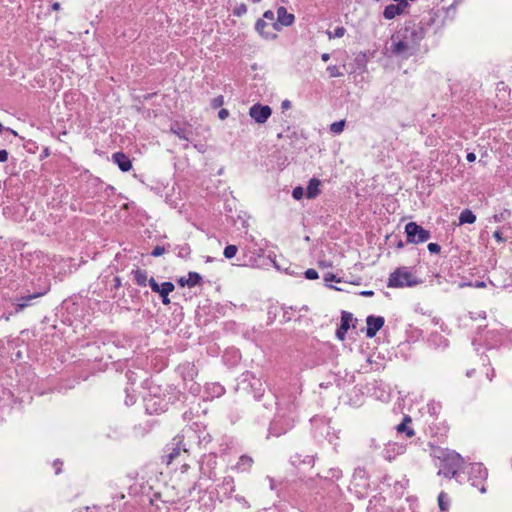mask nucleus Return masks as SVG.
I'll return each mask as SVG.
<instances>
[{
  "mask_svg": "<svg viewBox=\"0 0 512 512\" xmlns=\"http://www.w3.org/2000/svg\"><path fill=\"white\" fill-rule=\"evenodd\" d=\"M427 33L422 22L416 23L414 20H407L404 26L397 31L396 37H402L408 41L411 46H418Z\"/></svg>",
  "mask_w": 512,
  "mask_h": 512,
  "instance_id": "423d86ee",
  "label": "nucleus"
},
{
  "mask_svg": "<svg viewBox=\"0 0 512 512\" xmlns=\"http://www.w3.org/2000/svg\"><path fill=\"white\" fill-rule=\"evenodd\" d=\"M238 248L236 245H227L224 248L223 255L226 259H232L237 254Z\"/></svg>",
  "mask_w": 512,
  "mask_h": 512,
  "instance_id": "09e8293b",
  "label": "nucleus"
},
{
  "mask_svg": "<svg viewBox=\"0 0 512 512\" xmlns=\"http://www.w3.org/2000/svg\"><path fill=\"white\" fill-rule=\"evenodd\" d=\"M352 484L354 487H367V478H366V471L364 468L357 467L354 470L353 476H352Z\"/></svg>",
  "mask_w": 512,
  "mask_h": 512,
  "instance_id": "cd10ccee",
  "label": "nucleus"
},
{
  "mask_svg": "<svg viewBox=\"0 0 512 512\" xmlns=\"http://www.w3.org/2000/svg\"><path fill=\"white\" fill-rule=\"evenodd\" d=\"M317 477L321 480L323 479L325 482L333 483L342 477V471L339 468H331L328 470V475L321 476L320 474H317Z\"/></svg>",
  "mask_w": 512,
  "mask_h": 512,
  "instance_id": "72a5a7b5",
  "label": "nucleus"
},
{
  "mask_svg": "<svg viewBox=\"0 0 512 512\" xmlns=\"http://www.w3.org/2000/svg\"><path fill=\"white\" fill-rule=\"evenodd\" d=\"M355 64H356L357 69H359L361 71H365L366 64H367L366 54H364V53L358 54L355 57Z\"/></svg>",
  "mask_w": 512,
  "mask_h": 512,
  "instance_id": "37998d69",
  "label": "nucleus"
},
{
  "mask_svg": "<svg viewBox=\"0 0 512 512\" xmlns=\"http://www.w3.org/2000/svg\"><path fill=\"white\" fill-rule=\"evenodd\" d=\"M425 409L429 416L432 418V421L429 422V429L431 434L434 436H444L448 432V427L444 423H441V426H437L435 424V421L438 419V415L442 409L441 403L432 400L427 403Z\"/></svg>",
  "mask_w": 512,
  "mask_h": 512,
  "instance_id": "f8f14e48",
  "label": "nucleus"
},
{
  "mask_svg": "<svg viewBox=\"0 0 512 512\" xmlns=\"http://www.w3.org/2000/svg\"><path fill=\"white\" fill-rule=\"evenodd\" d=\"M366 336L373 338L377 332L384 326L385 319L382 316L369 315L366 318Z\"/></svg>",
  "mask_w": 512,
  "mask_h": 512,
  "instance_id": "aec40b11",
  "label": "nucleus"
},
{
  "mask_svg": "<svg viewBox=\"0 0 512 512\" xmlns=\"http://www.w3.org/2000/svg\"><path fill=\"white\" fill-rule=\"evenodd\" d=\"M238 388L252 393L254 399L267 394L261 380L251 371H245L241 374L238 381Z\"/></svg>",
  "mask_w": 512,
  "mask_h": 512,
  "instance_id": "1a4fd4ad",
  "label": "nucleus"
},
{
  "mask_svg": "<svg viewBox=\"0 0 512 512\" xmlns=\"http://www.w3.org/2000/svg\"><path fill=\"white\" fill-rule=\"evenodd\" d=\"M304 195V189L301 186H297L292 190V197L295 200H301Z\"/></svg>",
  "mask_w": 512,
  "mask_h": 512,
  "instance_id": "4d7b16f0",
  "label": "nucleus"
},
{
  "mask_svg": "<svg viewBox=\"0 0 512 512\" xmlns=\"http://www.w3.org/2000/svg\"><path fill=\"white\" fill-rule=\"evenodd\" d=\"M2 214L6 219L21 222L26 214V207L22 203H13L2 208Z\"/></svg>",
  "mask_w": 512,
  "mask_h": 512,
  "instance_id": "dca6fc26",
  "label": "nucleus"
},
{
  "mask_svg": "<svg viewBox=\"0 0 512 512\" xmlns=\"http://www.w3.org/2000/svg\"><path fill=\"white\" fill-rule=\"evenodd\" d=\"M280 309L283 310L282 322L286 323V322L291 321V319H292L291 311L293 310L292 307H281Z\"/></svg>",
  "mask_w": 512,
  "mask_h": 512,
  "instance_id": "5fc2aeb1",
  "label": "nucleus"
},
{
  "mask_svg": "<svg viewBox=\"0 0 512 512\" xmlns=\"http://www.w3.org/2000/svg\"><path fill=\"white\" fill-rule=\"evenodd\" d=\"M105 285L108 286V288H113V293H115V290H118L121 286V279L118 276L113 275H101L99 276L97 280V286Z\"/></svg>",
  "mask_w": 512,
  "mask_h": 512,
  "instance_id": "5701e85b",
  "label": "nucleus"
},
{
  "mask_svg": "<svg viewBox=\"0 0 512 512\" xmlns=\"http://www.w3.org/2000/svg\"><path fill=\"white\" fill-rule=\"evenodd\" d=\"M320 185L321 182L317 178H312L309 180L306 189V196L308 199H314L320 194Z\"/></svg>",
  "mask_w": 512,
  "mask_h": 512,
  "instance_id": "7c9ffc66",
  "label": "nucleus"
},
{
  "mask_svg": "<svg viewBox=\"0 0 512 512\" xmlns=\"http://www.w3.org/2000/svg\"><path fill=\"white\" fill-rule=\"evenodd\" d=\"M355 322L357 319L353 317V314L348 311H341L340 324L336 329V338L340 341H344L348 330L352 327L355 328Z\"/></svg>",
  "mask_w": 512,
  "mask_h": 512,
  "instance_id": "2eb2a0df",
  "label": "nucleus"
},
{
  "mask_svg": "<svg viewBox=\"0 0 512 512\" xmlns=\"http://www.w3.org/2000/svg\"><path fill=\"white\" fill-rule=\"evenodd\" d=\"M202 281V276L197 272H189L188 277H181L177 280L178 284L182 287L188 286V287H194L196 285H199Z\"/></svg>",
  "mask_w": 512,
  "mask_h": 512,
  "instance_id": "a878e982",
  "label": "nucleus"
},
{
  "mask_svg": "<svg viewBox=\"0 0 512 512\" xmlns=\"http://www.w3.org/2000/svg\"><path fill=\"white\" fill-rule=\"evenodd\" d=\"M476 221V215L469 209H465L460 213L459 225L473 224Z\"/></svg>",
  "mask_w": 512,
  "mask_h": 512,
  "instance_id": "c9c22d12",
  "label": "nucleus"
},
{
  "mask_svg": "<svg viewBox=\"0 0 512 512\" xmlns=\"http://www.w3.org/2000/svg\"><path fill=\"white\" fill-rule=\"evenodd\" d=\"M90 288H93L92 294H95L100 299H114L116 297V293H113V288H108L105 285L97 286V281Z\"/></svg>",
  "mask_w": 512,
  "mask_h": 512,
  "instance_id": "b1692460",
  "label": "nucleus"
},
{
  "mask_svg": "<svg viewBox=\"0 0 512 512\" xmlns=\"http://www.w3.org/2000/svg\"><path fill=\"white\" fill-rule=\"evenodd\" d=\"M177 372L182 378L185 388L193 395L199 394L201 390L200 385L194 381L198 374L196 366L193 363L184 362L177 367Z\"/></svg>",
  "mask_w": 512,
  "mask_h": 512,
  "instance_id": "9d476101",
  "label": "nucleus"
},
{
  "mask_svg": "<svg viewBox=\"0 0 512 512\" xmlns=\"http://www.w3.org/2000/svg\"><path fill=\"white\" fill-rule=\"evenodd\" d=\"M100 187L103 188V191L109 196L114 193V187L108 184L101 183Z\"/></svg>",
  "mask_w": 512,
  "mask_h": 512,
  "instance_id": "69168bd1",
  "label": "nucleus"
},
{
  "mask_svg": "<svg viewBox=\"0 0 512 512\" xmlns=\"http://www.w3.org/2000/svg\"><path fill=\"white\" fill-rule=\"evenodd\" d=\"M297 419V405L295 399L289 397L287 401L280 402L277 407V412L274 419L270 422L269 433L270 435L279 437L290 431Z\"/></svg>",
  "mask_w": 512,
  "mask_h": 512,
  "instance_id": "f03ea898",
  "label": "nucleus"
},
{
  "mask_svg": "<svg viewBox=\"0 0 512 512\" xmlns=\"http://www.w3.org/2000/svg\"><path fill=\"white\" fill-rule=\"evenodd\" d=\"M465 481L477 488L481 493L486 492L485 483L488 477V470L482 463H470L464 467Z\"/></svg>",
  "mask_w": 512,
  "mask_h": 512,
  "instance_id": "39448f33",
  "label": "nucleus"
},
{
  "mask_svg": "<svg viewBox=\"0 0 512 512\" xmlns=\"http://www.w3.org/2000/svg\"><path fill=\"white\" fill-rule=\"evenodd\" d=\"M253 463V458L249 455L244 454L239 457L233 469L238 472H249L252 468Z\"/></svg>",
  "mask_w": 512,
  "mask_h": 512,
  "instance_id": "bb28decb",
  "label": "nucleus"
},
{
  "mask_svg": "<svg viewBox=\"0 0 512 512\" xmlns=\"http://www.w3.org/2000/svg\"><path fill=\"white\" fill-rule=\"evenodd\" d=\"M181 398L182 393L176 388L170 387L164 394L160 393L159 388H150L143 398L144 408L147 414H160L168 409L169 404H174Z\"/></svg>",
  "mask_w": 512,
  "mask_h": 512,
  "instance_id": "7ed1b4c3",
  "label": "nucleus"
},
{
  "mask_svg": "<svg viewBox=\"0 0 512 512\" xmlns=\"http://www.w3.org/2000/svg\"><path fill=\"white\" fill-rule=\"evenodd\" d=\"M317 454H305L303 452H295L290 456V464L298 469L305 470L306 468H312L315 464Z\"/></svg>",
  "mask_w": 512,
  "mask_h": 512,
  "instance_id": "4468645a",
  "label": "nucleus"
},
{
  "mask_svg": "<svg viewBox=\"0 0 512 512\" xmlns=\"http://www.w3.org/2000/svg\"><path fill=\"white\" fill-rule=\"evenodd\" d=\"M247 13V6L244 3L237 4L233 9V15L241 17Z\"/></svg>",
  "mask_w": 512,
  "mask_h": 512,
  "instance_id": "603ef678",
  "label": "nucleus"
},
{
  "mask_svg": "<svg viewBox=\"0 0 512 512\" xmlns=\"http://www.w3.org/2000/svg\"><path fill=\"white\" fill-rule=\"evenodd\" d=\"M112 161L122 172H128L132 169V162L128 155L118 151L112 154Z\"/></svg>",
  "mask_w": 512,
  "mask_h": 512,
  "instance_id": "412c9836",
  "label": "nucleus"
},
{
  "mask_svg": "<svg viewBox=\"0 0 512 512\" xmlns=\"http://www.w3.org/2000/svg\"><path fill=\"white\" fill-rule=\"evenodd\" d=\"M382 499L378 497H373L369 500V503L367 505V512H381L382 508Z\"/></svg>",
  "mask_w": 512,
  "mask_h": 512,
  "instance_id": "58836bf2",
  "label": "nucleus"
},
{
  "mask_svg": "<svg viewBox=\"0 0 512 512\" xmlns=\"http://www.w3.org/2000/svg\"><path fill=\"white\" fill-rule=\"evenodd\" d=\"M221 488L224 489L225 494L230 497L235 491L234 479L231 476H227L223 479Z\"/></svg>",
  "mask_w": 512,
  "mask_h": 512,
  "instance_id": "e433bc0d",
  "label": "nucleus"
},
{
  "mask_svg": "<svg viewBox=\"0 0 512 512\" xmlns=\"http://www.w3.org/2000/svg\"><path fill=\"white\" fill-rule=\"evenodd\" d=\"M184 435H177L173 438L172 442L167 444L162 456V461L167 465L172 464L181 453H188L189 448L183 443Z\"/></svg>",
  "mask_w": 512,
  "mask_h": 512,
  "instance_id": "9b49d317",
  "label": "nucleus"
},
{
  "mask_svg": "<svg viewBox=\"0 0 512 512\" xmlns=\"http://www.w3.org/2000/svg\"><path fill=\"white\" fill-rule=\"evenodd\" d=\"M279 309H280V308H279L278 306H276V305H271V306L268 308V317H269V319H270L271 321H273V320L276 318V316H277V314H278V310H279Z\"/></svg>",
  "mask_w": 512,
  "mask_h": 512,
  "instance_id": "052dcab7",
  "label": "nucleus"
},
{
  "mask_svg": "<svg viewBox=\"0 0 512 512\" xmlns=\"http://www.w3.org/2000/svg\"><path fill=\"white\" fill-rule=\"evenodd\" d=\"M394 38L397 39V41H394L393 42V46H392V52L395 54V55H401L403 54L404 52H406L409 47L411 46V44L406 41V39L402 38V37H396V36H393L392 39L394 40Z\"/></svg>",
  "mask_w": 512,
  "mask_h": 512,
  "instance_id": "c756f323",
  "label": "nucleus"
},
{
  "mask_svg": "<svg viewBox=\"0 0 512 512\" xmlns=\"http://www.w3.org/2000/svg\"><path fill=\"white\" fill-rule=\"evenodd\" d=\"M428 445L430 455L439 461L438 475L449 479L454 478L458 483H463L465 481L464 467L467 465L463 457L453 450L444 449L431 443Z\"/></svg>",
  "mask_w": 512,
  "mask_h": 512,
  "instance_id": "f257e3e1",
  "label": "nucleus"
},
{
  "mask_svg": "<svg viewBox=\"0 0 512 512\" xmlns=\"http://www.w3.org/2000/svg\"><path fill=\"white\" fill-rule=\"evenodd\" d=\"M346 29L343 26H337L333 31H327V35L329 39L333 38H341L344 36Z\"/></svg>",
  "mask_w": 512,
  "mask_h": 512,
  "instance_id": "c03bdc74",
  "label": "nucleus"
},
{
  "mask_svg": "<svg viewBox=\"0 0 512 512\" xmlns=\"http://www.w3.org/2000/svg\"><path fill=\"white\" fill-rule=\"evenodd\" d=\"M439 18V15L437 12L430 11L427 18H423L420 22H422L423 26L428 31V28L433 26L437 19Z\"/></svg>",
  "mask_w": 512,
  "mask_h": 512,
  "instance_id": "ea45409f",
  "label": "nucleus"
},
{
  "mask_svg": "<svg viewBox=\"0 0 512 512\" xmlns=\"http://www.w3.org/2000/svg\"><path fill=\"white\" fill-rule=\"evenodd\" d=\"M171 249H172V245L171 244H167L166 246H159V245H157V246H155L153 248V250L151 251L150 254L153 257H159V256L163 255L166 251H169Z\"/></svg>",
  "mask_w": 512,
  "mask_h": 512,
  "instance_id": "a18cd8bd",
  "label": "nucleus"
},
{
  "mask_svg": "<svg viewBox=\"0 0 512 512\" xmlns=\"http://www.w3.org/2000/svg\"><path fill=\"white\" fill-rule=\"evenodd\" d=\"M330 429L331 427L327 423L321 421V423L317 425L315 428L316 436H325L326 438H328V441L330 443H333V437L331 436Z\"/></svg>",
  "mask_w": 512,
  "mask_h": 512,
  "instance_id": "f704fd0d",
  "label": "nucleus"
},
{
  "mask_svg": "<svg viewBox=\"0 0 512 512\" xmlns=\"http://www.w3.org/2000/svg\"><path fill=\"white\" fill-rule=\"evenodd\" d=\"M411 422V417L409 415H405L402 422L396 426V431L399 434H405L408 438L412 437L414 435V430L409 426Z\"/></svg>",
  "mask_w": 512,
  "mask_h": 512,
  "instance_id": "c85d7f7f",
  "label": "nucleus"
},
{
  "mask_svg": "<svg viewBox=\"0 0 512 512\" xmlns=\"http://www.w3.org/2000/svg\"><path fill=\"white\" fill-rule=\"evenodd\" d=\"M279 404L280 402H278L277 396L272 392H267L264 396L254 399V402L250 406L253 422L256 424H265Z\"/></svg>",
  "mask_w": 512,
  "mask_h": 512,
  "instance_id": "20e7f679",
  "label": "nucleus"
},
{
  "mask_svg": "<svg viewBox=\"0 0 512 512\" xmlns=\"http://www.w3.org/2000/svg\"><path fill=\"white\" fill-rule=\"evenodd\" d=\"M209 390L211 391L213 397H220L225 392L224 387L219 383H213Z\"/></svg>",
  "mask_w": 512,
  "mask_h": 512,
  "instance_id": "8fccbe9b",
  "label": "nucleus"
},
{
  "mask_svg": "<svg viewBox=\"0 0 512 512\" xmlns=\"http://www.w3.org/2000/svg\"><path fill=\"white\" fill-rule=\"evenodd\" d=\"M272 114V109L268 105L260 103L254 104L249 109V115L258 124L265 123Z\"/></svg>",
  "mask_w": 512,
  "mask_h": 512,
  "instance_id": "a211bd4d",
  "label": "nucleus"
},
{
  "mask_svg": "<svg viewBox=\"0 0 512 512\" xmlns=\"http://www.w3.org/2000/svg\"><path fill=\"white\" fill-rule=\"evenodd\" d=\"M175 286L172 282L166 281L161 284L160 290L157 292L162 300L164 305H168L170 303L169 294L174 290Z\"/></svg>",
  "mask_w": 512,
  "mask_h": 512,
  "instance_id": "2f4dec72",
  "label": "nucleus"
},
{
  "mask_svg": "<svg viewBox=\"0 0 512 512\" xmlns=\"http://www.w3.org/2000/svg\"><path fill=\"white\" fill-rule=\"evenodd\" d=\"M406 241L407 243L420 244L428 241L431 238L429 230L424 229L416 222H409L405 225Z\"/></svg>",
  "mask_w": 512,
  "mask_h": 512,
  "instance_id": "ddd939ff",
  "label": "nucleus"
},
{
  "mask_svg": "<svg viewBox=\"0 0 512 512\" xmlns=\"http://www.w3.org/2000/svg\"><path fill=\"white\" fill-rule=\"evenodd\" d=\"M427 249L431 254H437L441 251V246L438 243H429Z\"/></svg>",
  "mask_w": 512,
  "mask_h": 512,
  "instance_id": "680f3d73",
  "label": "nucleus"
},
{
  "mask_svg": "<svg viewBox=\"0 0 512 512\" xmlns=\"http://www.w3.org/2000/svg\"><path fill=\"white\" fill-rule=\"evenodd\" d=\"M295 21V16L289 13L284 6L277 8V21L273 24L274 29L280 30L281 27L291 26Z\"/></svg>",
  "mask_w": 512,
  "mask_h": 512,
  "instance_id": "6ab92c4d",
  "label": "nucleus"
},
{
  "mask_svg": "<svg viewBox=\"0 0 512 512\" xmlns=\"http://www.w3.org/2000/svg\"><path fill=\"white\" fill-rule=\"evenodd\" d=\"M126 394H127L126 395V400H125L126 405L134 404L135 401H136L135 395L130 394L127 389H126Z\"/></svg>",
  "mask_w": 512,
  "mask_h": 512,
  "instance_id": "338daca9",
  "label": "nucleus"
},
{
  "mask_svg": "<svg viewBox=\"0 0 512 512\" xmlns=\"http://www.w3.org/2000/svg\"><path fill=\"white\" fill-rule=\"evenodd\" d=\"M326 70L331 78L341 77L343 75L337 65H329Z\"/></svg>",
  "mask_w": 512,
  "mask_h": 512,
  "instance_id": "864d4df0",
  "label": "nucleus"
},
{
  "mask_svg": "<svg viewBox=\"0 0 512 512\" xmlns=\"http://www.w3.org/2000/svg\"><path fill=\"white\" fill-rule=\"evenodd\" d=\"M173 250L177 251L178 257L181 258H187L191 253V249L188 244L174 246Z\"/></svg>",
  "mask_w": 512,
  "mask_h": 512,
  "instance_id": "79ce46f5",
  "label": "nucleus"
},
{
  "mask_svg": "<svg viewBox=\"0 0 512 512\" xmlns=\"http://www.w3.org/2000/svg\"><path fill=\"white\" fill-rule=\"evenodd\" d=\"M218 117L221 120H225L226 118L229 117V111L225 108L220 109L218 112Z\"/></svg>",
  "mask_w": 512,
  "mask_h": 512,
  "instance_id": "774afa93",
  "label": "nucleus"
},
{
  "mask_svg": "<svg viewBox=\"0 0 512 512\" xmlns=\"http://www.w3.org/2000/svg\"><path fill=\"white\" fill-rule=\"evenodd\" d=\"M504 332V328L488 330L485 335V341L487 342V345H489V347H494L498 344H503L505 336Z\"/></svg>",
  "mask_w": 512,
  "mask_h": 512,
  "instance_id": "4be33fe9",
  "label": "nucleus"
},
{
  "mask_svg": "<svg viewBox=\"0 0 512 512\" xmlns=\"http://www.w3.org/2000/svg\"><path fill=\"white\" fill-rule=\"evenodd\" d=\"M224 104V97L222 95H219L211 100V107L213 109H217L221 107Z\"/></svg>",
  "mask_w": 512,
  "mask_h": 512,
  "instance_id": "6e6d98bb",
  "label": "nucleus"
},
{
  "mask_svg": "<svg viewBox=\"0 0 512 512\" xmlns=\"http://www.w3.org/2000/svg\"><path fill=\"white\" fill-rule=\"evenodd\" d=\"M420 281L408 270L407 267H399L388 278L387 286L391 288L413 287Z\"/></svg>",
  "mask_w": 512,
  "mask_h": 512,
  "instance_id": "6e6552de",
  "label": "nucleus"
},
{
  "mask_svg": "<svg viewBox=\"0 0 512 512\" xmlns=\"http://www.w3.org/2000/svg\"><path fill=\"white\" fill-rule=\"evenodd\" d=\"M304 275H305V278L306 279H309V280H315L319 277L318 275V272L315 270V269H307L305 272H304Z\"/></svg>",
  "mask_w": 512,
  "mask_h": 512,
  "instance_id": "bf43d9fd",
  "label": "nucleus"
},
{
  "mask_svg": "<svg viewBox=\"0 0 512 512\" xmlns=\"http://www.w3.org/2000/svg\"><path fill=\"white\" fill-rule=\"evenodd\" d=\"M497 91H498V95H502L503 97H505L506 94L507 95L509 94V88L507 85H505L504 82L498 83Z\"/></svg>",
  "mask_w": 512,
  "mask_h": 512,
  "instance_id": "13d9d810",
  "label": "nucleus"
},
{
  "mask_svg": "<svg viewBox=\"0 0 512 512\" xmlns=\"http://www.w3.org/2000/svg\"><path fill=\"white\" fill-rule=\"evenodd\" d=\"M510 215V212L508 210H504L503 212L499 214L494 215L495 222H501L502 220H505L507 216Z\"/></svg>",
  "mask_w": 512,
  "mask_h": 512,
  "instance_id": "0e129e2a",
  "label": "nucleus"
},
{
  "mask_svg": "<svg viewBox=\"0 0 512 512\" xmlns=\"http://www.w3.org/2000/svg\"><path fill=\"white\" fill-rule=\"evenodd\" d=\"M267 23L264 21V19H258L256 24H255V29L256 31L262 35L263 37H265L266 39L270 38V35L265 33V28L267 27ZM276 37V34H273L271 36V38H275Z\"/></svg>",
  "mask_w": 512,
  "mask_h": 512,
  "instance_id": "a19ab883",
  "label": "nucleus"
},
{
  "mask_svg": "<svg viewBox=\"0 0 512 512\" xmlns=\"http://www.w3.org/2000/svg\"><path fill=\"white\" fill-rule=\"evenodd\" d=\"M404 451V447L402 445H399L397 443H388L385 445V448L383 449V457L391 461L395 458L396 455L402 454Z\"/></svg>",
  "mask_w": 512,
  "mask_h": 512,
  "instance_id": "393cba45",
  "label": "nucleus"
},
{
  "mask_svg": "<svg viewBox=\"0 0 512 512\" xmlns=\"http://www.w3.org/2000/svg\"><path fill=\"white\" fill-rule=\"evenodd\" d=\"M131 274L138 286L145 287L147 285L149 279L146 270L137 268L132 270Z\"/></svg>",
  "mask_w": 512,
  "mask_h": 512,
  "instance_id": "473e14b6",
  "label": "nucleus"
},
{
  "mask_svg": "<svg viewBox=\"0 0 512 512\" xmlns=\"http://www.w3.org/2000/svg\"><path fill=\"white\" fill-rule=\"evenodd\" d=\"M200 473L203 477L212 479L215 476V468L217 466V456L215 454L204 455L199 462Z\"/></svg>",
  "mask_w": 512,
  "mask_h": 512,
  "instance_id": "f3484780",
  "label": "nucleus"
},
{
  "mask_svg": "<svg viewBox=\"0 0 512 512\" xmlns=\"http://www.w3.org/2000/svg\"><path fill=\"white\" fill-rule=\"evenodd\" d=\"M438 505L441 512H448L450 499L449 496L445 492H441L438 495Z\"/></svg>",
  "mask_w": 512,
  "mask_h": 512,
  "instance_id": "4c0bfd02",
  "label": "nucleus"
},
{
  "mask_svg": "<svg viewBox=\"0 0 512 512\" xmlns=\"http://www.w3.org/2000/svg\"><path fill=\"white\" fill-rule=\"evenodd\" d=\"M171 132L178 136L180 139L188 140L185 128L180 127L178 124L171 126Z\"/></svg>",
  "mask_w": 512,
  "mask_h": 512,
  "instance_id": "de8ad7c7",
  "label": "nucleus"
},
{
  "mask_svg": "<svg viewBox=\"0 0 512 512\" xmlns=\"http://www.w3.org/2000/svg\"><path fill=\"white\" fill-rule=\"evenodd\" d=\"M50 290V285L45 284L40 290L28 291L27 294L16 297L12 302L10 315L23 312L27 307L34 305V300L44 296Z\"/></svg>",
  "mask_w": 512,
  "mask_h": 512,
  "instance_id": "0eeeda50",
  "label": "nucleus"
},
{
  "mask_svg": "<svg viewBox=\"0 0 512 512\" xmlns=\"http://www.w3.org/2000/svg\"><path fill=\"white\" fill-rule=\"evenodd\" d=\"M323 280L324 282L327 284V286L329 288H332V289H336V290H340L339 288L333 286V285H329L328 283L329 282H341V279L338 278L336 275H334L333 273L331 272H327L326 274H324V277H323Z\"/></svg>",
  "mask_w": 512,
  "mask_h": 512,
  "instance_id": "49530a36",
  "label": "nucleus"
},
{
  "mask_svg": "<svg viewBox=\"0 0 512 512\" xmlns=\"http://www.w3.org/2000/svg\"><path fill=\"white\" fill-rule=\"evenodd\" d=\"M147 284L150 286V288L152 289V291H153V292H155V293H157V292L160 290V288H161V285H159V284L157 283V281H156L153 277H151V278L148 280V283H147Z\"/></svg>",
  "mask_w": 512,
  "mask_h": 512,
  "instance_id": "e2e57ef3",
  "label": "nucleus"
},
{
  "mask_svg": "<svg viewBox=\"0 0 512 512\" xmlns=\"http://www.w3.org/2000/svg\"><path fill=\"white\" fill-rule=\"evenodd\" d=\"M344 127L345 120L336 121L330 125V131L334 134H339L343 131Z\"/></svg>",
  "mask_w": 512,
  "mask_h": 512,
  "instance_id": "3c124183",
  "label": "nucleus"
}]
</instances>
